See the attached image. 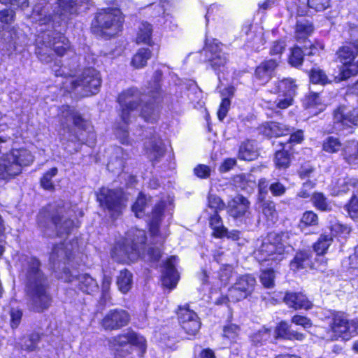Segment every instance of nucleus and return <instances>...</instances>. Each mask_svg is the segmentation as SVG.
Instances as JSON below:
<instances>
[{"label":"nucleus","instance_id":"nucleus-3","mask_svg":"<svg viewBox=\"0 0 358 358\" xmlns=\"http://www.w3.org/2000/svg\"><path fill=\"white\" fill-rule=\"evenodd\" d=\"M18 265L25 282L28 309L38 313L48 310L51 306L52 298L48 278L40 268V262L34 257L22 255Z\"/></svg>","mask_w":358,"mask_h":358},{"label":"nucleus","instance_id":"nucleus-31","mask_svg":"<svg viewBox=\"0 0 358 358\" xmlns=\"http://www.w3.org/2000/svg\"><path fill=\"white\" fill-rule=\"evenodd\" d=\"M78 285L79 289L87 294H93L99 289L96 281L87 274L80 275L78 278Z\"/></svg>","mask_w":358,"mask_h":358},{"label":"nucleus","instance_id":"nucleus-60","mask_svg":"<svg viewBox=\"0 0 358 358\" xmlns=\"http://www.w3.org/2000/svg\"><path fill=\"white\" fill-rule=\"evenodd\" d=\"M291 330L289 325L286 322H281L276 327L275 333L277 337L287 339Z\"/></svg>","mask_w":358,"mask_h":358},{"label":"nucleus","instance_id":"nucleus-17","mask_svg":"<svg viewBox=\"0 0 358 358\" xmlns=\"http://www.w3.org/2000/svg\"><path fill=\"white\" fill-rule=\"evenodd\" d=\"M129 320V315L126 310L115 309L106 314L101 324L105 330H117L127 326Z\"/></svg>","mask_w":358,"mask_h":358},{"label":"nucleus","instance_id":"nucleus-37","mask_svg":"<svg viewBox=\"0 0 358 358\" xmlns=\"http://www.w3.org/2000/svg\"><path fill=\"white\" fill-rule=\"evenodd\" d=\"M209 224L213 229V235L216 238H222L225 231V227L222 224L221 217L217 212H214L209 217Z\"/></svg>","mask_w":358,"mask_h":358},{"label":"nucleus","instance_id":"nucleus-29","mask_svg":"<svg viewBox=\"0 0 358 358\" xmlns=\"http://www.w3.org/2000/svg\"><path fill=\"white\" fill-rule=\"evenodd\" d=\"M152 26L145 21L139 23L137 31L136 42L137 43H145L149 45H152Z\"/></svg>","mask_w":358,"mask_h":358},{"label":"nucleus","instance_id":"nucleus-46","mask_svg":"<svg viewBox=\"0 0 358 358\" xmlns=\"http://www.w3.org/2000/svg\"><path fill=\"white\" fill-rule=\"evenodd\" d=\"M318 224V217L313 211L305 212L300 220L299 227L303 229L304 227L316 226Z\"/></svg>","mask_w":358,"mask_h":358},{"label":"nucleus","instance_id":"nucleus-62","mask_svg":"<svg viewBox=\"0 0 358 358\" xmlns=\"http://www.w3.org/2000/svg\"><path fill=\"white\" fill-rule=\"evenodd\" d=\"M285 48L286 43L284 41H275L271 45L270 54L273 56H278L280 58Z\"/></svg>","mask_w":358,"mask_h":358},{"label":"nucleus","instance_id":"nucleus-52","mask_svg":"<svg viewBox=\"0 0 358 358\" xmlns=\"http://www.w3.org/2000/svg\"><path fill=\"white\" fill-rule=\"evenodd\" d=\"M239 332V327L234 324L227 325L223 329V336L231 342H235Z\"/></svg>","mask_w":358,"mask_h":358},{"label":"nucleus","instance_id":"nucleus-8","mask_svg":"<svg viewBox=\"0 0 358 358\" xmlns=\"http://www.w3.org/2000/svg\"><path fill=\"white\" fill-rule=\"evenodd\" d=\"M124 16L118 8L99 10L93 24V30L98 35L110 38L117 35L122 29Z\"/></svg>","mask_w":358,"mask_h":358},{"label":"nucleus","instance_id":"nucleus-28","mask_svg":"<svg viewBox=\"0 0 358 358\" xmlns=\"http://www.w3.org/2000/svg\"><path fill=\"white\" fill-rule=\"evenodd\" d=\"M303 105L309 113L316 115L325 109V104L322 101L319 94L311 93L307 96L304 101Z\"/></svg>","mask_w":358,"mask_h":358},{"label":"nucleus","instance_id":"nucleus-58","mask_svg":"<svg viewBox=\"0 0 358 358\" xmlns=\"http://www.w3.org/2000/svg\"><path fill=\"white\" fill-rule=\"evenodd\" d=\"M308 4L316 11H323L330 6V0H308Z\"/></svg>","mask_w":358,"mask_h":358},{"label":"nucleus","instance_id":"nucleus-13","mask_svg":"<svg viewBox=\"0 0 358 358\" xmlns=\"http://www.w3.org/2000/svg\"><path fill=\"white\" fill-rule=\"evenodd\" d=\"M358 54V42L349 43L341 47L337 52L340 62L343 64L341 69V79L345 80L358 73V62L352 63Z\"/></svg>","mask_w":358,"mask_h":358},{"label":"nucleus","instance_id":"nucleus-36","mask_svg":"<svg viewBox=\"0 0 358 358\" xmlns=\"http://www.w3.org/2000/svg\"><path fill=\"white\" fill-rule=\"evenodd\" d=\"M117 285L122 293H127L131 287L132 274L128 270L121 271L117 277Z\"/></svg>","mask_w":358,"mask_h":358},{"label":"nucleus","instance_id":"nucleus-45","mask_svg":"<svg viewBox=\"0 0 358 358\" xmlns=\"http://www.w3.org/2000/svg\"><path fill=\"white\" fill-rule=\"evenodd\" d=\"M341 148V143L338 138L329 136L323 143V150L329 153L337 152Z\"/></svg>","mask_w":358,"mask_h":358},{"label":"nucleus","instance_id":"nucleus-64","mask_svg":"<svg viewBox=\"0 0 358 358\" xmlns=\"http://www.w3.org/2000/svg\"><path fill=\"white\" fill-rule=\"evenodd\" d=\"M10 326L13 329L17 328L21 322L22 312L20 309L10 310Z\"/></svg>","mask_w":358,"mask_h":358},{"label":"nucleus","instance_id":"nucleus-48","mask_svg":"<svg viewBox=\"0 0 358 358\" xmlns=\"http://www.w3.org/2000/svg\"><path fill=\"white\" fill-rule=\"evenodd\" d=\"M252 175L241 174L234 178V182L238 184V186L243 189H247L248 187L252 189L255 185V181L253 180Z\"/></svg>","mask_w":358,"mask_h":358},{"label":"nucleus","instance_id":"nucleus-15","mask_svg":"<svg viewBox=\"0 0 358 358\" xmlns=\"http://www.w3.org/2000/svg\"><path fill=\"white\" fill-rule=\"evenodd\" d=\"M255 285L256 279L252 275L238 277L234 285L228 290V300L236 302L245 299L253 292Z\"/></svg>","mask_w":358,"mask_h":358},{"label":"nucleus","instance_id":"nucleus-9","mask_svg":"<svg viewBox=\"0 0 358 358\" xmlns=\"http://www.w3.org/2000/svg\"><path fill=\"white\" fill-rule=\"evenodd\" d=\"M63 141L83 142L80 131L85 129L86 122L80 115L69 106H63L59 114Z\"/></svg>","mask_w":358,"mask_h":358},{"label":"nucleus","instance_id":"nucleus-53","mask_svg":"<svg viewBox=\"0 0 358 358\" xmlns=\"http://www.w3.org/2000/svg\"><path fill=\"white\" fill-rule=\"evenodd\" d=\"M146 206V199L144 195L140 194L132 206V210L137 217L143 215Z\"/></svg>","mask_w":358,"mask_h":358},{"label":"nucleus","instance_id":"nucleus-22","mask_svg":"<svg viewBox=\"0 0 358 358\" xmlns=\"http://www.w3.org/2000/svg\"><path fill=\"white\" fill-rule=\"evenodd\" d=\"M349 191L352 194H358V180L348 176L342 177L334 184L332 192L335 195L346 193Z\"/></svg>","mask_w":358,"mask_h":358},{"label":"nucleus","instance_id":"nucleus-12","mask_svg":"<svg viewBox=\"0 0 358 358\" xmlns=\"http://www.w3.org/2000/svg\"><path fill=\"white\" fill-rule=\"evenodd\" d=\"M97 199L111 216L119 215L125 206V199L121 189L102 187L97 195Z\"/></svg>","mask_w":358,"mask_h":358},{"label":"nucleus","instance_id":"nucleus-59","mask_svg":"<svg viewBox=\"0 0 358 358\" xmlns=\"http://www.w3.org/2000/svg\"><path fill=\"white\" fill-rule=\"evenodd\" d=\"M2 4L9 5L13 9L24 10L29 7V0H0Z\"/></svg>","mask_w":358,"mask_h":358},{"label":"nucleus","instance_id":"nucleus-7","mask_svg":"<svg viewBox=\"0 0 358 358\" xmlns=\"http://www.w3.org/2000/svg\"><path fill=\"white\" fill-rule=\"evenodd\" d=\"M34 161L31 152L25 148H13L0 157V180L8 181L20 175L22 169Z\"/></svg>","mask_w":358,"mask_h":358},{"label":"nucleus","instance_id":"nucleus-56","mask_svg":"<svg viewBox=\"0 0 358 358\" xmlns=\"http://www.w3.org/2000/svg\"><path fill=\"white\" fill-rule=\"evenodd\" d=\"M231 101L229 97H223L220 103L218 111L217 117L218 119L222 121L227 116V113L230 108Z\"/></svg>","mask_w":358,"mask_h":358},{"label":"nucleus","instance_id":"nucleus-2","mask_svg":"<svg viewBox=\"0 0 358 358\" xmlns=\"http://www.w3.org/2000/svg\"><path fill=\"white\" fill-rule=\"evenodd\" d=\"M158 90V87H156ZM155 103L146 101V96L142 95L134 87L123 91L118 96V103L120 106V122L115 123V132L117 137L123 144L129 143L128 138V125L131 119L137 113L147 122H154L158 117V108L156 102L159 100V92H155L152 95Z\"/></svg>","mask_w":358,"mask_h":358},{"label":"nucleus","instance_id":"nucleus-47","mask_svg":"<svg viewBox=\"0 0 358 358\" xmlns=\"http://www.w3.org/2000/svg\"><path fill=\"white\" fill-rule=\"evenodd\" d=\"M271 338V330L268 329L263 328L259 330L257 332L255 333L252 336V342L257 345H263L266 341H268Z\"/></svg>","mask_w":358,"mask_h":358},{"label":"nucleus","instance_id":"nucleus-40","mask_svg":"<svg viewBox=\"0 0 358 358\" xmlns=\"http://www.w3.org/2000/svg\"><path fill=\"white\" fill-rule=\"evenodd\" d=\"M311 200L314 206L322 211H329L331 209L330 203L322 193H314Z\"/></svg>","mask_w":358,"mask_h":358},{"label":"nucleus","instance_id":"nucleus-6","mask_svg":"<svg viewBox=\"0 0 358 358\" xmlns=\"http://www.w3.org/2000/svg\"><path fill=\"white\" fill-rule=\"evenodd\" d=\"M146 240L144 230L132 229L124 238L119 240L111 251L112 258L121 263H128L144 256Z\"/></svg>","mask_w":358,"mask_h":358},{"label":"nucleus","instance_id":"nucleus-34","mask_svg":"<svg viewBox=\"0 0 358 358\" xmlns=\"http://www.w3.org/2000/svg\"><path fill=\"white\" fill-rule=\"evenodd\" d=\"M283 148L282 150L277 151L275 155L274 162L275 166L279 169H285L289 167L290 164V155L285 148L287 147V143H282Z\"/></svg>","mask_w":358,"mask_h":358},{"label":"nucleus","instance_id":"nucleus-30","mask_svg":"<svg viewBox=\"0 0 358 358\" xmlns=\"http://www.w3.org/2000/svg\"><path fill=\"white\" fill-rule=\"evenodd\" d=\"M313 31L312 22L303 18L297 20L295 27V37L298 41L306 39Z\"/></svg>","mask_w":358,"mask_h":358},{"label":"nucleus","instance_id":"nucleus-61","mask_svg":"<svg viewBox=\"0 0 358 358\" xmlns=\"http://www.w3.org/2000/svg\"><path fill=\"white\" fill-rule=\"evenodd\" d=\"M208 207L214 209V212L222 210L224 207V203L222 201L220 197L216 195L210 194L208 196Z\"/></svg>","mask_w":358,"mask_h":358},{"label":"nucleus","instance_id":"nucleus-35","mask_svg":"<svg viewBox=\"0 0 358 358\" xmlns=\"http://www.w3.org/2000/svg\"><path fill=\"white\" fill-rule=\"evenodd\" d=\"M151 57V51L148 48H140L134 55L131 64L136 69L144 67Z\"/></svg>","mask_w":358,"mask_h":358},{"label":"nucleus","instance_id":"nucleus-16","mask_svg":"<svg viewBox=\"0 0 358 358\" xmlns=\"http://www.w3.org/2000/svg\"><path fill=\"white\" fill-rule=\"evenodd\" d=\"M75 248L76 245L72 243H62L53 247L50 263L55 271L60 269L66 271V264L71 259Z\"/></svg>","mask_w":358,"mask_h":358},{"label":"nucleus","instance_id":"nucleus-42","mask_svg":"<svg viewBox=\"0 0 358 358\" xmlns=\"http://www.w3.org/2000/svg\"><path fill=\"white\" fill-rule=\"evenodd\" d=\"M39 340L40 336L38 334H32L28 337H24L21 341V348L28 351L34 350Z\"/></svg>","mask_w":358,"mask_h":358},{"label":"nucleus","instance_id":"nucleus-23","mask_svg":"<svg viewBox=\"0 0 358 358\" xmlns=\"http://www.w3.org/2000/svg\"><path fill=\"white\" fill-rule=\"evenodd\" d=\"M278 66V62L275 59H269L262 62L256 69V79L260 84H266L271 78Z\"/></svg>","mask_w":358,"mask_h":358},{"label":"nucleus","instance_id":"nucleus-50","mask_svg":"<svg viewBox=\"0 0 358 358\" xmlns=\"http://www.w3.org/2000/svg\"><path fill=\"white\" fill-rule=\"evenodd\" d=\"M358 194H352L349 203L345 206L349 216L355 221H358Z\"/></svg>","mask_w":358,"mask_h":358},{"label":"nucleus","instance_id":"nucleus-5","mask_svg":"<svg viewBox=\"0 0 358 358\" xmlns=\"http://www.w3.org/2000/svg\"><path fill=\"white\" fill-rule=\"evenodd\" d=\"M258 242L255 257L259 262H271V265L278 264L293 250L288 232H271Z\"/></svg>","mask_w":358,"mask_h":358},{"label":"nucleus","instance_id":"nucleus-1","mask_svg":"<svg viewBox=\"0 0 358 358\" xmlns=\"http://www.w3.org/2000/svg\"><path fill=\"white\" fill-rule=\"evenodd\" d=\"M80 0H57L52 7L48 0H36L31 14L29 16L31 22L39 25L41 35L36 40V54L44 63L55 61L52 70L56 76L64 77L62 87L66 92L80 88L83 96L96 94L101 86V79L99 73L93 68L83 71L76 78H73L75 70L61 66L59 61L55 60V55L62 57L64 55H73L69 40L61 34L57 29L66 24L71 16L78 12Z\"/></svg>","mask_w":358,"mask_h":358},{"label":"nucleus","instance_id":"nucleus-27","mask_svg":"<svg viewBox=\"0 0 358 358\" xmlns=\"http://www.w3.org/2000/svg\"><path fill=\"white\" fill-rule=\"evenodd\" d=\"M296 85L292 78H283L274 83V87L271 92L280 95H295Z\"/></svg>","mask_w":358,"mask_h":358},{"label":"nucleus","instance_id":"nucleus-11","mask_svg":"<svg viewBox=\"0 0 358 358\" xmlns=\"http://www.w3.org/2000/svg\"><path fill=\"white\" fill-rule=\"evenodd\" d=\"M223 45L217 39L207 38L203 50L206 60L220 78V73L227 69L228 58L222 51Z\"/></svg>","mask_w":358,"mask_h":358},{"label":"nucleus","instance_id":"nucleus-39","mask_svg":"<svg viewBox=\"0 0 358 358\" xmlns=\"http://www.w3.org/2000/svg\"><path fill=\"white\" fill-rule=\"evenodd\" d=\"M261 207L262 213L268 221L275 222L278 220V212L274 202L264 201L262 202Z\"/></svg>","mask_w":358,"mask_h":358},{"label":"nucleus","instance_id":"nucleus-21","mask_svg":"<svg viewBox=\"0 0 358 358\" xmlns=\"http://www.w3.org/2000/svg\"><path fill=\"white\" fill-rule=\"evenodd\" d=\"M178 262L177 257L171 256L165 264L162 283L165 287L170 289H173L176 286L179 279L178 273L176 269Z\"/></svg>","mask_w":358,"mask_h":358},{"label":"nucleus","instance_id":"nucleus-43","mask_svg":"<svg viewBox=\"0 0 358 358\" xmlns=\"http://www.w3.org/2000/svg\"><path fill=\"white\" fill-rule=\"evenodd\" d=\"M303 51L299 47L292 48L288 57L289 64L292 66L298 67L303 62Z\"/></svg>","mask_w":358,"mask_h":358},{"label":"nucleus","instance_id":"nucleus-10","mask_svg":"<svg viewBox=\"0 0 358 358\" xmlns=\"http://www.w3.org/2000/svg\"><path fill=\"white\" fill-rule=\"evenodd\" d=\"M109 343L113 347L129 345L127 352L128 355H131V358H141L146 351L145 338L131 330L111 338Z\"/></svg>","mask_w":358,"mask_h":358},{"label":"nucleus","instance_id":"nucleus-63","mask_svg":"<svg viewBox=\"0 0 358 358\" xmlns=\"http://www.w3.org/2000/svg\"><path fill=\"white\" fill-rule=\"evenodd\" d=\"M15 12L13 9H3L0 10V22L10 24L14 22Z\"/></svg>","mask_w":358,"mask_h":358},{"label":"nucleus","instance_id":"nucleus-14","mask_svg":"<svg viewBox=\"0 0 358 358\" xmlns=\"http://www.w3.org/2000/svg\"><path fill=\"white\" fill-rule=\"evenodd\" d=\"M331 329L336 336L348 339L357 333L358 330V320H349L347 315L342 312L332 313Z\"/></svg>","mask_w":358,"mask_h":358},{"label":"nucleus","instance_id":"nucleus-20","mask_svg":"<svg viewBox=\"0 0 358 358\" xmlns=\"http://www.w3.org/2000/svg\"><path fill=\"white\" fill-rule=\"evenodd\" d=\"M166 208V203L165 201H161L155 206L152 212L151 219L149 223L150 231L152 236L159 238L156 241L157 243L163 241L166 236V234H161L158 229L159 222L164 215Z\"/></svg>","mask_w":358,"mask_h":358},{"label":"nucleus","instance_id":"nucleus-19","mask_svg":"<svg viewBox=\"0 0 358 358\" xmlns=\"http://www.w3.org/2000/svg\"><path fill=\"white\" fill-rule=\"evenodd\" d=\"M144 150L148 158L152 162H158L165 152L162 140L156 136H152L145 142Z\"/></svg>","mask_w":358,"mask_h":358},{"label":"nucleus","instance_id":"nucleus-4","mask_svg":"<svg viewBox=\"0 0 358 358\" xmlns=\"http://www.w3.org/2000/svg\"><path fill=\"white\" fill-rule=\"evenodd\" d=\"M72 210H69V204L63 201H57L42 209L38 216V226L48 236L52 234L49 230L54 231L57 236L68 235L74 226L71 219Z\"/></svg>","mask_w":358,"mask_h":358},{"label":"nucleus","instance_id":"nucleus-33","mask_svg":"<svg viewBox=\"0 0 358 358\" xmlns=\"http://www.w3.org/2000/svg\"><path fill=\"white\" fill-rule=\"evenodd\" d=\"M311 261L309 255L305 252H301L296 255L294 259L290 263L292 270L296 271L308 266H310Z\"/></svg>","mask_w":358,"mask_h":358},{"label":"nucleus","instance_id":"nucleus-51","mask_svg":"<svg viewBox=\"0 0 358 358\" xmlns=\"http://www.w3.org/2000/svg\"><path fill=\"white\" fill-rule=\"evenodd\" d=\"M275 274L272 269L264 270L260 275V280L262 285L267 288L274 286Z\"/></svg>","mask_w":358,"mask_h":358},{"label":"nucleus","instance_id":"nucleus-24","mask_svg":"<svg viewBox=\"0 0 358 358\" xmlns=\"http://www.w3.org/2000/svg\"><path fill=\"white\" fill-rule=\"evenodd\" d=\"M249 201L243 196L237 195L228 203V212L235 218L245 214L249 208Z\"/></svg>","mask_w":358,"mask_h":358},{"label":"nucleus","instance_id":"nucleus-54","mask_svg":"<svg viewBox=\"0 0 358 358\" xmlns=\"http://www.w3.org/2000/svg\"><path fill=\"white\" fill-rule=\"evenodd\" d=\"M293 95H280L278 94L277 99L275 101L276 107L280 109H285L293 103Z\"/></svg>","mask_w":358,"mask_h":358},{"label":"nucleus","instance_id":"nucleus-38","mask_svg":"<svg viewBox=\"0 0 358 358\" xmlns=\"http://www.w3.org/2000/svg\"><path fill=\"white\" fill-rule=\"evenodd\" d=\"M332 241L333 238L331 234H322L314 244V250L317 255H322L326 253Z\"/></svg>","mask_w":358,"mask_h":358},{"label":"nucleus","instance_id":"nucleus-41","mask_svg":"<svg viewBox=\"0 0 358 358\" xmlns=\"http://www.w3.org/2000/svg\"><path fill=\"white\" fill-rule=\"evenodd\" d=\"M310 80L313 83L320 85H325L329 82L325 72L318 67L312 69L310 73Z\"/></svg>","mask_w":358,"mask_h":358},{"label":"nucleus","instance_id":"nucleus-55","mask_svg":"<svg viewBox=\"0 0 358 358\" xmlns=\"http://www.w3.org/2000/svg\"><path fill=\"white\" fill-rule=\"evenodd\" d=\"M182 329L189 335H195L199 330L201 322L197 320H192V321L184 322L181 326Z\"/></svg>","mask_w":358,"mask_h":358},{"label":"nucleus","instance_id":"nucleus-32","mask_svg":"<svg viewBox=\"0 0 358 358\" xmlns=\"http://www.w3.org/2000/svg\"><path fill=\"white\" fill-rule=\"evenodd\" d=\"M257 157L258 152L252 141H247L241 145L238 151L239 159L252 161Z\"/></svg>","mask_w":358,"mask_h":358},{"label":"nucleus","instance_id":"nucleus-44","mask_svg":"<svg viewBox=\"0 0 358 358\" xmlns=\"http://www.w3.org/2000/svg\"><path fill=\"white\" fill-rule=\"evenodd\" d=\"M57 173V168H52L49 171H48L43 178L41 179V187L49 191H52L54 189L55 187L52 181V178L55 176Z\"/></svg>","mask_w":358,"mask_h":358},{"label":"nucleus","instance_id":"nucleus-57","mask_svg":"<svg viewBox=\"0 0 358 358\" xmlns=\"http://www.w3.org/2000/svg\"><path fill=\"white\" fill-rule=\"evenodd\" d=\"M233 275V268L230 265L224 266L220 271L219 278L223 285H227Z\"/></svg>","mask_w":358,"mask_h":358},{"label":"nucleus","instance_id":"nucleus-26","mask_svg":"<svg viewBox=\"0 0 358 358\" xmlns=\"http://www.w3.org/2000/svg\"><path fill=\"white\" fill-rule=\"evenodd\" d=\"M259 131L263 135L273 138L287 134L290 131V129L278 122H268L261 125Z\"/></svg>","mask_w":358,"mask_h":358},{"label":"nucleus","instance_id":"nucleus-25","mask_svg":"<svg viewBox=\"0 0 358 358\" xmlns=\"http://www.w3.org/2000/svg\"><path fill=\"white\" fill-rule=\"evenodd\" d=\"M284 301L287 305L295 310H308L313 306L312 303L302 293H287L284 297Z\"/></svg>","mask_w":358,"mask_h":358},{"label":"nucleus","instance_id":"nucleus-18","mask_svg":"<svg viewBox=\"0 0 358 358\" xmlns=\"http://www.w3.org/2000/svg\"><path fill=\"white\" fill-rule=\"evenodd\" d=\"M334 120L338 125L336 129L339 130L341 129V126L356 125L358 122V109L345 106H339L334 112Z\"/></svg>","mask_w":358,"mask_h":358},{"label":"nucleus","instance_id":"nucleus-49","mask_svg":"<svg viewBox=\"0 0 358 358\" xmlns=\"http://www.w3.org/2000/svg\"><path fill=\"white\" fill-rule=\"evenodd\" d=\"M178 315L181 326L184 324L185 322H187L192 320L199 319L196 313L186 306L180 307Z\"/></svg>","mask_w":358,"mask_h":358}]
</instances>
